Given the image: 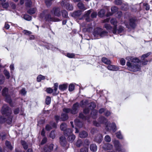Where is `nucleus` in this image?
I'll return each instance as SVG.
<instances>
[{
  "label": "nucleus",
  "instance_id": "f257e3e1",
  "mask_svg": "<svg viewBox=\"0 0 152 152\" xmlns=\"http://www.w3.org/2000/svg\"><path fill=\"white\" fill-rule=\"evenodd\" d=\"M1 112L3 115H5L6 118L0 116V123H2L5 121L9 124H11L12 116L11 115L12 111L7 105H4L1 109Z\"/></svg>",
  "mask_w": 152,
  "mask_h": 152
},
{
  "label": "nucleus",
  "instance_id": "f03ea898",
  "mask_svg": "<svg viewBox=\"0 0 152 152\" xmlns=\"http://www.w3.org/2000/svg\"><path fill=\"white\" fill-rule=\"evenodd\" d=\"M130 61L126 63L128 69L133 72H136L140 69V61L136 58L132 57H129Z\"/></svg>",
  "mask_w": 152,
  "mask_h": 152
},
{
  "label": "nucleus",
  "instance_id": "7ed1b4c3",
  "mask_svg": "<svg viewBox=\"0 0 152 152\" xmlns=\"http://www.w3.org/2000/svg\"><path fill=\"white\" fill-rule=\"evenodd\" d=\"M98 123L96 121H94L93 124L96 126H100V124H104L106 126V129L109 131L112 130L113 132L116 130V127L115 124L112 123L110 124L108 122L107 120L104 117L102 116L100 117L98 119Z\"/></svg>",
  "mask_w": 152,
  "mask_h": 152
},
{
  "label": "nucleus",
  "instance_id": "20e7f679",
  "mask_svg": "<svg viewBox=\"0 0 152 152\" xmlns=\"http://www.w3.org/2000/svg\"><path fill=\"white\" fill-rule=\"evenodd\" d=\"M107 32L100 28H97L94 29L93 35L96 38H99L103 37L107 35Z\"/></svg>",
  "mask_w": 152,
  "mask_h": 152
},
{
  "label": "nucleus",
  "instance_id": "39448f33",
  "mask_svg": "<svg viewBox=\"0 0 152 152\" xmlns=\"http://www.w3.org/2000/svg\"><path fill=\"white\" fill-rule=\"evenodd\" d=\"M110 22L111 23L114 25L113 29V34H119L122 32L123 31V28L121 26H120L118 28V30L116 28L117 21L115 19H112L110 21Z\"/></svg>",
  "mask_w": 152,
  "mask_h": 152
},
{
  "label": "nucleus",
  "instance_id": "423d86ee",
  "mask_svg": "<svg viewBox=\"0 0 152 152\" xmlns=\"http://www.w3.org/2000/svg\"><path fill=\"white\" fill-rule=\"evenodd\" d=\"M47 11H44L42 13L40 14L39 17L41 18H44L45 19L48 21H53L55 22L58 21L60 20L58 18H55L51 17L50 15H46Z\"/></svg>",
  "mask_w": 152,
  "mask_h": 152
},
{
  "label": "nucleus",
  "instance_id": "0eeeda50",
  "mask_svg": "<svg viewBox=\"0 0 152 152\" xmlns=\"http://www.w3.org/2000/svg\"><path fill=\"white\" fill-rule=\"evenodd\" d=\"M78 107V103H76L73 105L72 110L69 108H64L63 109V110L64 112L66 113H68L70 112L72 114H75L77 112V109Z\"/></svg>",
  "mask_w": 152,
  "mask_h": 152
},
{
  "label": "nucleus",
  "instance_id": "6e6552de",
  "mask_svg": "<svg viewBox=\"0 0 152 152\" xmlns=\"http://www.w3.org/2000/svg\"><path fill=\"white\" fill-rule=\"evenodd\" d=\"M8 89L6 88L3 89L2 91V95L5 96L6 101L9 103H10L11 102V100L10 96L8 94Z\"/></svg>",
  "mask_w": 152,
  "mask_h": 152
},
{
  "label": "nucleus",
  "instance_id": "1a4fd4ad",
  "mask_svg": "<svg viewBox=\"0 0 152 152\" xmlns=\"http://www.w3.org/2000/svg\"><path fill=\"white\" fill-rule=\"evenodd\" d=\"M50 12L52 14L58 17L60 16L61 15L60 9L59 7H54Z\"/></svg>",
  "mask_w": 152,
  "mask_h": 152
},
{
  "label": "nucleus",
  "instance_id": "9d476101",
  "mask_svg": "<svg viewBox=\"0 0 152 152\" xmlns=\"http://www.w3.org/2000/svg\"><path fill=\"white\" fill-rule=\"evenodd\" d=\"M89 108H86L83 110L84 113L87 114L88 113L90 110H92L95 108L96 104L94 102H91L88 104Z\"/></svg>",
  "mask_w": 152,
  "mask_h": 152
},
{
  "label": "nucleus",
  "instance_id": "9b49d317",
  "mask_svg": "<svg viewBox=\"0 0 152 152\" xmlns=\"http://www.w3.org/2000/svg\"><path fill=\"white\" fill-rule=\"evenodd\" d=\"M116 150L118 151H121L122 150L121 145L120 144L118 141L114 140L113 141Z\"/></svg>",
  "mask_w": 152,
  "mask_h": 152
},
{
  "label": "nucleus",
  "instance_id": "f8f14e48",
  "mask_svg": "<svg viewBox=\"0 0 152 152\" xmlns=\"http://www.w3.org/2000/svg\"><path fill=\"white\" fill-rule=\"evenodd\" d=\"M65 4V2L63 1L61 3V5L63 7L64 6L68 10H73V7L71 5H70L69 3H67Z\"/></svg>",
  "mask_w": 152,
  "mask_h": 152
},
{
  "label": "nucleus",
  "instance_id": "ddd939ff",
  "mask_svg": "<svg viewBox=\"0 0 152 152\" xmlns=\"http://www.w3.org/2000/svg\"><path fill=\"white\" fill-rule=\"evenodd\" d=\"M54 146L53 144H51L49 146H45L44 148V151L45 152H50L53 150Z\"/></svg>",
  "mask_w": 152,
  "mask_h": 152
},
{
  "label": "nucleus",
  "instance_id": "4468645a",
  "mask_svg": "<svg viewBox=\"0 0 152 152\" xmlns=\"http://www.w3.org/2000/svg\"><path fill=\"white\" fill-rule=\"evenodd\" d=\"M102 148L105 150H109L113 148V145L109 143H104L102 145Z\"/></svg>",
  "mask_w": 152,
  "mask_h": 152
},
{
  "label": "nucleus",
  "instance_id": "2eb2a0df",
  "mask_svg": "<svg viewBox=\"0 0 152 152\" xmlns=\"http://www.w3.org/2000/svg\"><path fill=\"white\" fill-rule=\"evenodd\" d=\"M107 68L110 70L115 71L118 70L119 68L118 67L115 65L109 64Z\"/></svg>",
  "mask_w": 152,
  "mask_h": 152
},
{
  "label": "nucleus",
  "instance_id": "dca6fc26",
  "mask_svg": "<svg viewBox=\"0 0 152 152\" xmlns=\"http://www.w3.org/2000/svg\"><path fill=\"white\" fill-rule=\"evenodd\" d=\"M60 143L61 145L64 146L66 143V139L64 136L61 137L60 138Z\"/></svg>",
  "mask_w": 152,
  "mask_h": 152
},
{
  "label": "nucleus",
  "instance_id": "f3484780",
  "mask_svg": "<svg viewBox=\"0 0 152 152\" xmlns=\"http://www.w3.org/2000/svg\"><path fill=\"white\" fill-rule=\"evenodd\" d=\"M103 137L102 134H99L95 138V140L97 143H100L102 141Z\"/></svg>",
  "mask_w": 152,
  "mask_h": 152
},
{
  "label": "nucleus",
  "instance_id": "a211bd4d",
  "mask_svg": "<svg viewBox=\"0 0 152 152\" xmlns=\"http://www.w3.org/2000/svg\"><path fill=\"white\" fill-rule=\"evenodd\" d=\"M72 131L70 129H67L64 131V134L65 136H68L72 134Z\"/></svg>",
  "mask_w": 152,
  "mask_h": 152
},
{
  "label": "nucleus",
  "instance_id": "6ab92c4d",
  "mask_svg": "<svg viewBox=\"0 0 152 152\" xmlns=\"http://www.w3.org/2000/svg\"><path fill=\"white\" fill-rule=\"evenodd\" d=\"M88 136L87 133L85 131L80 132L79 134V137L81 138H84Z\"/></svg>",
  "mask_w": 152,
  "mask_h": 152
},
{
  "label": "nucleus",
  "instance_id": "aec40b11",
  "mask_svg": "<svg viewBox=\"0 0 152 152\" xmlns=\"http://www.w3.org/2000/svg\"><path fill=\"white\" fill-rule=\"evenodd\" d=\"M67 84H64L59 86V89L61 91H64L66 90L67 88Z\"/></svg>",
  "mask_w": 152,
  "mask_h": 152
},
{
  "label": "nucleus",
  "instance_id": "412c9836",
  "mask_svg": "<svg viewBox=\"0 0 152 152\" xmlns=\"http://www.w3.org/2000/svg\"><path fill=\"white\" fill-rule=\"evenodd\" d=\"M58 86V84L57 83H56L54 84V92L53 94L54 95H56L58 93V92L57 91Z\"/></svg>",
  "mask_w": 152,
  "mask_h": 152
},
{
  "label": "nucleus",
  "instance_id": "4be33fe9",
  "mask_svg": "<svg viewBox=\"0 0 152 152\" xmlns=\"http://www.w3.org/2000/svg\"><path fill=\"white\" fill-rule=\"evenodd\" d=\"M90 149L92 152H95L97 150V147L96 145L95 144H92L90 145Z\"/></svg>",
  "mask_w": 152,
  "mask_h": 152
},
{
  "label": "nucleus",
  "instance_id": "5701e85b",
  "mask_svg": "<svg viewBox=\"0 0 152 152\" xmlns=\"http://www.w3.org/2000/svg\"><path fill=\"white\" fill-rule=\"evenodd\" d=\"M102 61L106 64H110L111 63L110 61L105 57H103L102 59Z\"/></svg>",
  "mask_w": 152,
  "mask_h": 152
},
{
  "label": "nucleus",
  "instance_id": "b1692460",
  "mask_svg": "<svg viewBox=\"0 0 152 152\" xmlns=\"http://www.w3.org/2000/svg\"><path fill=\"white\" fill-rule=\"evenodd\" d=\"M129 25L132 28H134L135 27L136 24L135 23V20L133 18L130 19Z\"/></svg>",
  "mask_w": 152,
  "mask_h": 152
},
{
  "label": "nucleus",
  "instance_id": "393cba45",
  "mask_svg": "<svg viewBox=\"0 0 152 152\" xmlns=\"http://www.w3.org/2000/svg\"><path fill=\"white\" fill-rule=\"evenodd\" d=\"M77 6L79 9L83 10H85L86 9L84 4L81 2L77 4Z\"/></svg>",
  "mask_w": 152,
  "mask_h": 152
},
{
  "label": "nucleus",
  "instance_id": "a878e982",
  "mask_svg": "<svg viewBox=\"0 0 152 152\" xmlns=\"http://www.w3.org/2000/svg\"><path fill=\"white\" fill-rule=\"evenodd\" d=\"M75 138V136L73 134H71L68 136V140L71 142H73Z\"/></svg>",
  "mask_w": 152,
  "mask_h": 152
},
{
  "label": "nucleus",
  "instance_id": "bb28decb",
  "mask_svg": "<svg viewBox=\"0 0 152 152\" xmlns=\"http://www.w3.org/2000/svg\"><path fill=\"white\" fill-rule=\"evenodd\" d=\"M75 124L78 127H81L82 126V123L79 121L78 119L75 120Z\"/></svg>",
  "mask_w": 152,
  "mask_h": 152
},
{
  "label": "nucleus",
  "instance_id": "cd10ccee",
  "mask_svg": "<svg viewBox=\"0 0 152 152\" xmlns=\"http://www.w3.org/2000/svg\"><path fill=\"white\" fill-rule=\"evenodd\" d=\"M81 14V11L78 10L74 12L72 14V16L74 17H77L79 16Z\"/></svg>",
  "mask_w": 152,
  "mask_h": 152
},
{
  "label": "nucleus",
  "instance_id": "c85d7f7f",
  "mask_svg": "<svg viewBox=\"0 0 152 152\" xmlns=\"http://www.w3.org/2000/svg\"><path fill=\"white\" fill-rule=\"evenodd\" d=\"M45 79V77L41 75H39L38 76L37 78V81L38 82H40L42 80H44Z\"/></svg>",
  "mask_w": 152,
  "mask_h": 152
},
{
  "label": "nucleus",
  "instance_id": "c756f323",
  "mask_svg": "<svg viewBox=\"0 0 152 152\" xmlns=\"http://www.w3.org/2000/svg\"><path fill=\"white\" fill-rule=\"evenodd\" d=\"M36 11V8H31L28 11V12L31 15H32Z\"/></svg>",
  "mask_w": 152,
  "mask_h": 152
},
{
  "label": "nucleus",
  "instance_id": "7c9ffc66",
  "mask_svg": "<svg viewBox=\"0 0 152 152\" xmlns=\"http://www.w3.org/2000/svg\"><path fill=\"white\" fill-rule=\"evenodd\" d=\"M105 11L104 10H101L98 12L99 16L101 17H103L105 14Z\"/></svg>",
  "mask_w": 152,
  "mask_h": 152
},
{
  "label": "nucleus",
  "instance_id": "2f4dec72",
  "mask_svg": "<svg viewBox=\"0 0 152 152\" xmlns=\"http://www.w3.org/2000/svg\"><path fill=\"white\" fill-rule=\"evenodd\" d=\"M61 120L64 121L68 118V116L66 114H63L61 115Z\"/></svg>",
  "mask_w": 152,
  "mask_h": 152
},
{
  "label": "nucleus",
  "instance_id": "473e14b6",
  "mask_svg": "<svg viewBox=\"0 0 152 152\" xmlns=\"http://www.w3.org/2000/svg\"><path fill=\"white\" fill-rule=\"evenodd\" d=\"M97 113V112L96 110H94L92 111L91 115L93 118H96L95 116L96 115Z\"/></svg>",
  "mask_w": 152,
  "mask_h": 152
},
{
  "label": "nucleus",
  "instance_id": "72a5a7b5",
  "mask_svg": "<svg viewBox=\"0 0 152 152\" xmlns=\"http://www.w3.org/2000/svg\"><path fill=\"white\" fill-rule=\"evenodd\" d=\"M66 125L64 123H63L61 124L60 126V128L62 130H63L64 131L66 129Z\"/></svg>",
  "mask_w": 152,
  "mask_h": 152
},
{
  "label": "nucleus",
  "instance_id": "f704fd0d",
  "mask_svg": "<svg viewBox=\"0 0 152 152\" xmlns=\"http://www.w3.org/2000/svg\"><path fill=\"white\" fill-rule=\"evenodd\" d=\"M51 101V98L49 96H47L45 102L47 105L50 104Z\"/></svg>",
  "mask_w": 152,
  "mask_h": 152
},
{
  "label": "nucleus",
  "instance_id": "c9c22d12",
  "mask_svg": "<svg viewBox=\"0 0 152 152\" xmlns=\"http://www.w3.org/2000/svg\"><path fill=\"white\" fill-rule=\"evenodd\" d=\"M116 136L119 139H123V137L121 134V132L119 131L116 133Z\"/></svg>",
  "mask_w": 152,
  "mask_h": 152
},
{
  "label": "nucleus",
  "instance_id": "e433bc0d",
  "mask_svg": "<svg viewBox=\"0 0 152 152\" xmlns=\"http://www.w3.org/2000/svg\"><path fill=\"white\" fill-rule=\"evenodd\" d=\"M66 56L70 58H74L75 57V55L73 53H68L66 54Z\"/></svg>",
  "mask_w": 152,
  "mask_h": 152
},
{
  "label": "nucleus",
  "instance_id": "4c0bfd02",
  "mask_svg": "<svg viewBox=\"0 0 152 152\" xmlns=\"http://www.w3.org/2000/svg\"><path fill=\"white\" fill-rule=\"evenodd\" d=\"M6 146L8 147L10 150L12 149L13 147L11 145L10 142L8 141H6L5 143Z\"/></svg>",
  "mask_w": 152,
  "mask_h": 152
},
{
  "label": "nucleus",
  "instance_id": "58836bf2",
  "mask_svg": "<svg viewBox=\"0 0 152 152\" xmlns=\"http://www.w3.org/2000/svg\"><path fill=\"white\" fill-rule=\"evenodd\" d=\"M62 15L63 17L67 18L68 17V13L65 10H63L62 11Z\"/></svg>",
  "mask_w": 152,
  "mask_h": 152
},
{
  "label": "nucleus",
  "instance_id": "ea45409f",
  "mask_svg": "<svg viewBox=\"0 0 152 152\" xmlns=\"http://www.w3.org/2000/svg\"><path fill=\"white\" fill-rule=\"evenodd\" d=\"M151 52L142 55L141 57V59L142 60H143L144 58H145L147 57L148 56L151 54Z\"/></svg>",
  "mask_w": 152,
  "mask_h": 152
},
{
  "label": "nucleus",
  "instance_id": "a19ab883",
  "mask_svg": "<svg viewBox=\"0 0 152 152\" xmlns=\"http://www.w3.org/2000/svg\"><path fill=\"white\" fill-rule=\"evenodd\" d=\"M5 78L4 76L2 75H0V84H2L3 83Z\"/></svg>",
  "mask_w": 152,
  "mask_h": 152
},
{
  "label": "nucleus",
  "instance_id": "79ce46f5",
  "mask_svg": "<svg viewBox=\"0 0 152 152\" xmlns=\"http://www.w3.org/2000/svg\"><path fill=\"white\" fill-rule=\"evenodd\" d=\"M23 18L25 20L28 21L30 20L31 19V17L27 15H25Z\"/></svg>",
  "mask_w": 152,
  "mask_h": 152
},
{
  "label": "nucleus",
  "instance_id": "37998d69",
  "mask_svg": "<svg viewBox=\"0 0 152 152\" xmlns=\"http://www.w3.org/2000/svg\"><path fill=\"white\" fill-rule=\"evenodd\" d=\"M105 140L107 142H110L111 140V139L109 136L106 135L104 137Z\"/></svg>",
  "mask_w": 152,
  "mask_h": 152
},
{
  "label": "nucleus",
  "instance_id": "c03bdc74",
  "mask_svg": "<svg viewBox=\"0 0 152 152\" xmlns=\"http://www.w3.org/2000/svg\"><path fill=\"white\" fill-rule=\"evenodd\" d=\"M4 74L7 79H9L10 77V73L8 71L6 70H4Z\"/></svg>",
  "mask_w": 152,
  "mask_h": 152
},
{
  "label": "nucleus",
  "instance_id": "a18cd8bd",
  "mask_svg": "<svg viewBox=\"0 0 152 152\" xmlns=\"http://www.w3.org/2000/svg\"><path fill=\"white\" fill-rule=\"evenodd\" d=\"M75 88V86L73 84H70L69 87V91H73Z\"/></svg>",
  "mask_w": 152,
  "mask_h": 152
},
{
  "label": "nucleus",
  "instance_id": "49530a36",
  "mask_svg": "<svg viewBox=\"0 0 152 152\" xmlns=\"http://www.w3.org/2000/svg\"><path fill=\"white\" fill-rule=\"evenodd\" d=\"M21 143L24 149H27L28 148V146L26 143L23 141H22Z\"/></svg>",
  "mask_w": 152,
  "mask_h": 152
},
{
  "label": "nucleus",
  "instance_id": "de8ad7c7",
  "mask_svg": "<svg viewBox=\"0 0 152 152\" xmlns=\"http://www.w3.org/2000/svg\"><path fill=\"white\" fill-rule=\"evenodd\" d=\"M51 1L50 0H45V3L46 4V5L48 7H49L52 4L51 1Z\"/></svg>",
  "mask_w": 152,
  "mask_h": 152
},
{
  "label": "nucleus",
  "instance_id": "09e8293b",
  "mask_svg": "<svg viewBox=\"0 0 152 152\" xmlns=\"http://www.w3.org/2000/svg\"><path fill=\"white\" fill-rule=\"evenodd\" d=\"M49 136L52 139H54L55 137V134L54 133V131H51Z\"/></svg>",
  "mask_w": 152,
  "mask_h": 152
},
{
  "label": "nucleus",
  "instance_id": "8fccbe9b",
  "mask_svg": "<svg viewBox=\"0 0 152 152\" xmlns=\"http://www.w3.org/2000/svg\"><path fill=\"white\" fill-rule=\"evenodd\" d=\"M104 27L107 30H111L112 29V27L110 25L108 24H106L104 25Z\"/></svg>",
  "mask_w": 152,
  "mask_h": 152
},
{
  "label": "nucleus",
  "instance_id": "3c124183",
  "mask_svg": "<svg viewBox=\"0 0 152 152\" xmlns=\"http://www.w3.org/2000/svg\"><path fill=\"white\" fill-rule=\"evenodd\" d=\"M23 33L25 34L28 35L31 34V32L27 30H24L23 31Z\"/></svg>",
  "mask_w": 152,
  "mask_h": 152
},
{
  "label": "nucleus",
  "instance_id": "603ef678",
  "mask_svg": "<svg viewBox=\"0 0 152 152\" xmlns=\"http://www.w3.org/2000/svg\"><path fill=\"white\" fill-rule=\"evenodd\" d=\"M0 4H1L3 7L5 8H7L9 6V4L7 3H4V2L2 3H0Z\"/></svg>",
  "mask_w": 152,
  "mask_h": 152
},
{
  "label": "nucleus",
  "instance_id": "864d4df0",
  "mask_svg": "<svg viewBox=\"0 0 152 152\" xmlns=\"http://www.w3.org/2000/svg\"><path fill=\"white\" fill-rule=\"evenodd\" d=\"M82 144V141L80 140H78L76 143V145L78 147H80Z\"/></svg>",
  "mask_w": 152,
  "mask_h": 152
},
{
  "label": "nucleus",
  "instance_id": "5fc2aeb1",
  "mask_svg": "<svg viewBox=\"0 0 152 152\" xmlns=\"http://www.w3.org/2000/svg\"><path fill=\"white\" fill-rule=\"evenodd\" d=\"M143 5L145 7V10H149L150 8V6L147 3H144L143 4Z\"/></svg>",
  "mask_w": 152,
  "mask_h": 152
},
{
  "label": "nucleus",
  "instance_id": "6e6d98bb",
  "mask_svg": "<svg viewBox=\"0 0 152 152\" xmlns=\"http://www.w3.org/2000/svg\"><path fill=\"white\" fill-rule=\"evenodd\" d=\"M88 148L84 147L80 149V152H88Z\"/></svg>",
  "mask_w": 152,
  "mask_h": 152
},
{
  "label": "nucleus",
  "instance_id": "4d7b16f0",
  "mask_svg": "<svg viewBox=\"0 0 152 152\" xmlns=\"http://www.w3.org/2000/svg\"><path fill=\"white\" fill-rule=\"evenodd\" d=\"M20 93L22 95H24L26 94V91L25 88H23L20 91Z\"/></svg>",
  "mask_w": 152,
  "mask_h": 152
},
{
  "label": "nucleus",
  "instance_id": "13d9d810",
  "mask_svg": "<svg viewBox=\"0 0 152 152\" xmlns=\"http://www.w3.org/2000/svg\"><path fill=\"white\" fill-rule=\"evenodd\" d=\"M111 10L113 13H114L118 10V8L116 7H111Z\"/></svg>",
  "mask_w": 152,
  "mask_h": 152
},
{
  "label": "nucleus",
  "instance_id": "bf43d9fd",
  "mask_svg": "<svg viewBox=\"0 0 152 152\" xmlns=\"http://www.w3.org/2000/svg\"><path fill=\"white\" fill-rule=\"evenodd\" d=\"M47 92L49 94L52 93L53 91V90L50 88H48L46 89Z\"/></svg>",
  "mask_w": 152,
  "mask_h": 152
},
{
  "label": "nucleus",
  "instance_id": "052dcab7",
  "mask_svg": "<svg viewBox=\"0 0 152 152\" xmlns=\"http://www.w3.org/2000/svg\"><path fill=\"white\" fill-rule=\"evenodd\" d=\"M26 4L27 6H30L31 4V0H26Z\"/></svg>",
  "mask_w": 152,
  "mask_h": 152
},
{
  "label": "nucleus",
  "instance_id": "680f3d73",
  "mask_svg": "<svg viewBox=\"0 0 152 152\" xmlns=\"http://www.w3.org/2000/svg\"><path fill=\"white\" fill-rule=\"evenodd\" d=\"M91 10H89L87 11L86 12V13L84 15V17H88L90 13H91Z\"/></svg>",
  "mask_w": 152,
  "mask_h": 152
},
{
  "label": "nucleus",
  "instance_id": "e2e57ef3",
  "mask_svg": "<svg viewBox=\"0 0 152 152\" xmlns=\"http://www.w3.org/2000/svg\"><path fill=\"white\" fill-rule=\"evenodd\" d=\"M111 114V113L108 110H105L104 112V115L107 116L110 115Z\"/></svg>",
  "mask_w": 152,
  "mask_h": 152
},
{
  "label": "nucleus",
  "instance_id": "0e129e2a",
  "mask_svg": "<svg viewBox=\"0 0 152 152\" xmlns=\"http://www.w3.org/2000/svg\"><path fill=\"white\" fill-rule=\"evenodd\" d=\"M55 119L57 122L59 121H62L61 118H60L59 117L58 115H56L55 116Z\"/></svg>",
  "mask_w": 152,
  "mask_h": 152
},
{
  "label": "nucleus",
  "instance_id": "69168bd1",
  "mask_svg": "<svg viewBox=\"0 0 152 152\" xmlns=\"http://www.w3.org/2000/svg\"><path fill=\"white\" fill-rule=\"evenodd\" d=\"M87 103V101L84 102H83V101H82L80 103V106L83 107H84L83 105H86Z\"/></svg>",
  "mask_w": 152,
  "mask_h": 152
},
{
  "label": "nucleus",
  "instance_id": "338daca9",
  "mask_svg": "<svg viewBox=\"0 0 152 152\" xmlns=\"http://www.w3.org/2000/svg\"><path fill=\"white\" fill-rule=\"evenodd\" d=\"M120 62L121 64L122 65H124L125 64V61L123 58H122L121 59L120 61Z\"/></svg>",
  "mask_w": 152,
  "mask_h": 152
},
{
  "label": "nucleus",
  "instance_id": "774afa93",
  "mask_svg": "<svg viewBox=\"0 0 152 152\" xmlns=\"http://www.w3.org/2000/svg\"><path fill=\"white\" fill-rule=\"evenodd\" d=\"M97 15V13L96 12H93L92 13L91 16V17L93 18L96 17Z\"/></svg>",
  "mask_w": 152,
  "mask_h": 152
}]
</instances>
